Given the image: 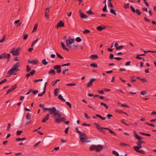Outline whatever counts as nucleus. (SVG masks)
I'll use <instances>...</instances> for the list:
<instances>
[{
	"label": "nucleus",
	"mask_w": 156,
	"mask_h": 156,
	"mask_svg": "<svg viewBox=\"0 0 156 156\" xmlns=\"http://www.w3.org/2000/svg\"><path fill=\"white\" fill-rule=\"evenodd\" d=\"M38 62V61L37 59H36L35 60H28V63L30 64H33L34 65H37Z\"/></svg>",
	"instance_id": "nucleus-15"
},
{
	"label": "nucleus",
	"mask_w": 156,
	"mask_h": 156,
	"mask_svg": "<svg viewBox=\"0 0 156 156\" xmlns=\"http://www.w3.org/2000/svg\"><path fill=\"white\" fill-rule=\"evenodd\" d=\"M56 54L57 56V57L58 58H61V59H63V57H62L60 54H59L58 53L56 52Z\"/></svg>",
	"instance_id": "nucleus-55"
},
{
	"label": "nucleus",
	"mask_w": 156,
	"mask_h": 156,
	"mask_svg": "<svg viewBox=\"0 0 156 156\" xmlns=\"http://www.w3.org/2000/svg\"><path fill=\"white\" fill-rule=\"evenodd\" d=\"M110 12L111 13L115 15L116 16L117 15V13L115 12V10L112 8L111 9Z\"/></svg>",
	"instance_id": "nucleus-30"
},
{
	"label": "nucleus",
	"mask_w": 156,
	"mask_h": 156,
	"mask_svg": "<svg viewBox=\"0 0 156 156\" xmlns=\"http://www.w3.org/2000/svg\"><path fill=\"white\" fill-rule=\"evenodd\" d=\"M140 149H138L136 150H134L135 151H136L137 152L140 153L142 154H144L145 153V152L143 150H139Z\"/></svg>",
	"instance_id": "nucleus-27"
},
{
	"label": "nucleus",
	"mask_w": 156,
	"mask_h": 156,
	"mask_svg": "<svg viewBox=\"0 0 156 156\" xmlns=\"http://www.w3.org/2000/svg\"><path fill=\"white\" fill-rule=\"evenodd\" d=\"M74 40L71 38L70 37L69 38V39L66 40V43L67 46L70 48H72V46L71 44L74 43Z\"/></svg>",
	"instance_id": "nucleus-2"
},
{
	"label": "nucleus",
	"mask_w": 156,
	"mask_h": 156,
	"mask_svg": "<svg viewBox=\"0 0 156 156\" xmlns=\"http://www.w3.org/2000/svg\"><path fill=\"white\" fill-rule=\"evenodd\" d=\"M112 0H108V2H109L108 5L111 8H113L114 6L112 4L111 2Z\"/></svg>",
	"instance_id": "nucleus-36"
},
{
	"label": "nucleus",
	"mask_w": 156,
	"mask_h": 156,
	"mask_svg": "<svg viewBox=\"0 0 156 156\" xmlns=\"http://www.w3.org/2000/svg\"><path fill=\"white\" fill-rule=\"evenodd\" d=\"M35 2L34 0H33L31 3V5L32 7H33L34 6H35Z\"/></svg>",
	"instance_id": "nucleus-63"
},
{
	"label": "nucleus",
	"mask_w": 156,
	"mask_h": 156,
	"mask_svg": "<svg viewBox=\"0 0 156 156\" xmlns=\"http://www.w3.org/2000/svg\"><path fill=\"white\" fill-rule=\"evenodd\" d=\"M102 11L103 12H108V11L107 10V5H106V4H105V6L102 9Z\"/></svg>",
	"instance_id": "nucleus-37"
},
{
	"label": "nucleus",
	"mask_w": 156,
	"mask_h": 156,
	"mask_svg": "<svg viewBox=\"0 0 156 156\" xmlns=\"http://www.w3.org/2000/svg\"><path fill=\"white\" fill-rule=\"evenodd\" d=\"M56 109L55 107H53L51 108H50L49 111L50 114H52L55 112L56 111Z\"/></svg>",
	"instance_id": "nucleus-16"
},
{
	"label": "nucleus",
	"mask_w": 156,
	"mask_h": 156,
	"mask_svg": "<svg viewBox=\"0 0 156 156\" xmlns=\"http://www.w3.org/2000/svg\"><path fill=\"white\" fill-rule=\"evenodd\" d=\"M137 146H135L133 147V148L134 150L140 149L142 147L141 144L139 141L137 143Z\"/></svg>",
	"instance_id": "nucleus-10"
},
{
	"label": "nucleus",
	"mask_w": 156,
	"mask_h": 156,
	"mask_svg": "<svg viewBox=\"0 0 156 156\" xmlns=\"http://www.w3.org/2000/svg\"><path fill=\"white\" fill-rule=\"evenodd\" d=\"M80 16L81 18L82 19H87L88 18V16L85 15L83 13V12H80Z\"/></svg>",
	"instance_id": "nucleus-20"
},
{
	"label": "nucleus",
	"mask_w": 156,
	"mask_h": 156,
	"mask_svg": "<svg viewBox=\"0 0 156 156\" xmlns=\"http://www.w3.org/2000/svg\"><path fill=\"white\" fill-rule=\"evenodd\" d=\"M42 64L44 65H46L48 63V62L46 61L45 58H44L42 60Z\"/></svg>",
	"instance_id": "nucleus-41"
},
{
	"label": "nucleus",
	"mask_w": 156,
	"mask_h": 156,
	"mask_svg": "<svg viewBox=\"0 0 156 156\" xmlns=\"http://www.w3.org/2000/svg\"><path fill=\"white\" fill-rule=\"evenodd\" d=\"M129 3H126L124 4L123 5V7L125 9H127L129 8Z\"/></svg>",
	"instance_id": "nucleus-31"
},
{
	"label": "nucleus",
	"mask_w": 156,
	"mask_h": 156,
	"mask_svg": "<svg viewBox=\"0 0 156 156\" xmlns=\"http://www.w3.org/2000/svg\"><path fill=\"white\" fill-rule=\"evenodd\" d=\"M114 58V55L112 54H110L109 57V58L110 59H113Z\"/></svg>",
	"instance_id": "nucleus-64"
},
{
	"label": "nucleus",
	"mask_w": 156,
	"mask_h": 156,
	"mask_svg": "<svg viewBox=\"0 0 156 156\" xmlns=\"http://www.w3.org/2000/svg\"><path fill=\"white\" fill-rule=\"evenodd\" d=\"M133 132L135 137L137 140H139V141L140 142L141 144H145V141L144 140H142L143 139V138L141 136H138L135 130Z\"/></svg>",
	"instance_id": "nucleus-4"
},
{
	"label": "nucleus",
	"mask_w": 156,
	"mask_h": 156,
	"mask_svg": "<svg viewBox=\"0 0 156 156\" xmlns=\"http://www.w3.org/2000/svg\"><path fill=\"white\" fill-rule=\"evenodd\" d=\"M6 35H5L1 39V40H0V43H2L5 40V36H6Z\"/></svg>",
	"instance_id": "nucleus-46"
},
{
	"label": "nucleus",
	"mask_w": 156,
	"mask_h": 156,
	"mask_svg": "<svg viewBox=\"0 0 156 156\" xmlns=\"http://www.w3.org/2000/svg\"><path fill=\"white\" fill-rule=\"evenodd\" d=\"M23 131L22 130H17L16 132V135L17 136H19L21 134L23 133Z\"/></svg>",
	"instance_id": "nucleus-50"
},
{
	"label": "nucleus",
	"mask_w": 156,
	"mask_h": 156,
	"mask_svg": "<svg viewBox=\"0 0 156 156\" xmlns=\"http://www.w3.org/2000/svg\"><path fill=\"white\" fill-rule=\"evenodd\" d=\"M59 88H56L54 90V93L55 95V96H58V94L57 92H58V90H59Z\"/></svg>",
	"instance_id": "nucleus-33"
},
{
	"label": "nucleus",
	"mask_w": 156,
	"mask_h": 156,
	"mask_svg": "<svg viewBox=\"0 0 156 156\" xmlns=\"http://www.w3.org/2000/svg\"><path fill=\"white\" fill-rule=\"evenodd\" d=\"M12 91H13V90H12L11 88H10L7 91V92L6 93V95H7L9 93L12 92Z\"/></svg>",
	"instance_id": "nucleus-58"
},
{
	"label": "nucleus",
	"mask_w": 156,
	"mask_h": 156,
	"mask_svg": "<svg viewBox=\"0 0 156 156\" xmlns=\"http://www.w3.org/2000/svg\"><path fill=\"white\" fill-rule=\"evenodd\" d=\"M86 13H88L89 14L93 15V14H94V12H92L91 11L90 9L88 11H87L86 12Z\"/></svg>",
	"instance_id": "nucleus-45"
},
{
	"label": "nucleus",
	"mask_w": 156,
	"mask_h": 156,
	"mask_svg": "<svg viewBox=\"0 0 156 156\" xmlns=\"http://www.w3.org/2000/svg\"><path fill=\"white\" fill-rule=\"evenodd\" d=\"M46 90H43V92L41 94H38V96L39 97L42 96L45 93Z\"/></svg>",
	"instance_id": "nucleus-51"
},
{
	"label": "nucleus",
	"mask_w": 156,
	"mask_h": 156,
	"mask_svg": "<svg viewBox=\"0 0 156 156\" xmlns=\"http://www.w3.org/2000/svg\"><path fill=\"white\" fill-rule=\"evenodd\" d=\"M61 66L60 65H55L54 66V69L56 70L57 73H60L61 72Z\"/></svg>",
	"instance_id": "nucleus-8"
},
{
	"label": "nucleus",
	"mask_w": 156,
	"mask_h": 156,
	"mask_svg": "<svg viewBox=\"0 0 156 156\" xmlns=\"http://www.w3.org/2000/svg\"><path fill=\"white\" fill-rule=\"evenodd\" d=\"M26 118L27 120H30L31 119V116L30 115V113H27L26 116Z\"/></svg>",
	"instance_id": "nucleus-43"
},
{
	"label": "nucleus",
	"mask_w": 156,
	"mask_h": 156,
	"mask_svg": "<svg viewBox=\"0 0 156 156\" xmlns=\"http://www.w3.org/2000/svg\"><path fill=\"white\" fill-rule=\"evenodd\" d=\"M94 124L96 126L97 129L99 131H100V130H101V129L107 130L109 131L110 133L111 134H113L115 136L116 135V134L115 132L108 128L101 127L100 125L98 123H95Z\"/></svg>",
	"instance_id": "nucleus-1"
},
{
	"label": "nucleus",
	"mask_w": 156,
	"mask_h": 156,
	"mask_svg": "<svg viewBox=\"0 0 156 156\" xmlns=\"http://www.w3.org/2000/svg\"><path fill=\"white\" fill-rule=\"evenodd\" d=\"M36 72V71L34 69H33L31 72L28 74H27L26 76L27 79H28L30 76H33Z\"/></svg>",
	"instance_id": "nucleus-12"
},
{
	"label": "nucleus",
	"mask_w": 156,
	"mask_h": 156,
	"mask_svg": "<svg viewBox=\"0 0 156 156\" xmlns=\"http://www.w3.org/2000/svg\"><path fill=\"white\" fill-rule=\"evenodd\" d=\"M95 115L96 117L100 118L102 120H105L106 118V117H103L101 115L99 114H96Z\"/></svg>",
	"instance_id": "nucleus-25"
},
{
	"label": "nucleus",
	"mask_w": 156,
	"mask_h": 156,
	"mask_svg": "<svg viewBox=\"0 0 156 156\" xmlns=\"http://www.w3.org/2000/svg\"><path fill=\"white\" fill-rule=\"evenodd\" d=\"M130 78L131 81L133 82H134L136 81V80L135 79V76H131Z\"/></svg>",
	"instance_id": "nucleus-34"
},
{
	"label": "nucleus",
	"mask_w": 156,
	"mask_h": 156,
	"mask_svg": "<svg viewBox=\"0 0 156 156\" xmlns=\"http://www.w3.org/2000/svg\"><path fill=\"white\" fill-rule=\"evenodd\" d=\"M66 104L68 105L70 108H72V105L68 101H66Z\"/></svg>",
	"instance_id": "nucleus-53"
},
{
	"label": "nucleus",
	"mask_w": 156,
	"mask_h": 156,
	"mask_svg": "<svg viewBox=\"0 0 156 156\" xmlns=\"http://www.w3.org/2000/svg\"><path fill=\"white\" fill-rule=\"evenodd\" d=\"M21 50V49L20 48H17L16 50H15V48H13L12 50L10 51V53L12 54L13 56H17L20 54L19 52L20 50Z\"/></svg>",
	"instance_id": "nucleus-3"
},
{
	"label": "nucleus",
	"mask_w": 156,
	"mask_h": 156,
	"mask_svg": "<svg viewBox=\"0 0 156 156\" xmlns=\"http://www.w3.org/2000/svg\"><path fill=\"white\" fill-rule=\"evenodd\" d=\"M64 26V23L61 20L58 23L56 26V27L58 29L59 27H62Z\"/></svg>",
	"instance_id": "nucleus-11"
},
{
	"label": "nucleus",
	"mask_w": 156,
	"mask_h": 156,
	"mask_svg": "<svg viewBox=\"0 0 156 156\" xmlns=\"http://www.w3.org/2000/svg\"><path fill=\"white\" fill-rule=\"evenodd\" d=\"M11 128V124L10 123H9L8 124V125L7 126V130L8 131H9L10 130V129Z\"/></svg>",
	"instance_id": "nucleus-59"
},
{
	"label": "nucleus",
	"mask_w": 156,
	"mask_h": 156,
	"mask_svg": "<svg viewBox=\"0 0 156 156\" xmlns=\"http://www.w3.org/2000/svg\"><path fill=\"white\" fill-rule=\"evenodd\" d=\"M7 54L5 52L3 53L0 55V59L2 58H7Z\"/></svg>",
	"instance_id": "nucleus-17"
},
{
	"label": "nucleus",
	"mask_w": 156,
	"mask_h": 156,
	"mask_svg": "<svg viewBox=\"0 0 156 156\" xmlns=\"http://www.w3.org/2000/svg\"><path fill=\"white\" fill-rule=\"evenodd\" d=\"M96 145H93L90 146V151H93L94 150L96 151Z\"/></svg>",
	"instance_id": "nucleus-23"
},
{
	"label": "nucleus",
	"mask_w": 156,
	"mask_h": 156,
	"mask_svg": "<svg viewBox=\"0 0 156 156\" xmlns=\"http://www.w3.org/2000/svg\"><path fill=\"white\" fill-rule=\"evenodd\" d=\"M31 70V68L30 67L29 65H28L27 66V69L26 71L27 72H29Z\"/></svg>",
	"instance_id": "nucleus-47"
},
{
	"label": "nucleus",
	"mask_w": 156,
	"mask_h": 156,
	"mask_svg": "<svg viewBox=\"0 0 156 156\" xmlns=\"http://www.w3.org/2000/svg\"><path fill=\"white\" fill-rule=\"evenodd\" d=\"M115 112L119 114H123V111H121L120 110H116Z\"/></svg>",
	"instance_id": "nucleus-57"
},
{
	"label": "nucleus",
	"mask_w": 156,
	"mask_h": 156,
	"mask_svg": "<svg viewBox=\"0 0 156 156\" xmlns=\"http://www.w3.org/2000/svg\"><path fill=\"white\" fill-rule=\"evenodd\" d=\"M76 41L78 42H80L81 41V38L80 37H77L76 39Z\"/></svg>",
	"instance_id": "nucleus-44"
},
{
	"label": "nucleus",
	"mask_w": 156,
	"mask_h": 156,
	"mask_svg": "<svg viewBox=\"0 0 156 156\" xmlns=\"http://www.w3.org/2000/svg\"><path fill=\"white\" fill-rule=\"evenodd\" d=\"M105 27L101 26H98L97 27V29L99 31H102V30L105 29Z\"/></svg>",
	"instance_id": "nucleus-24"
},
{
	"label": "nucleus",
	"mask_w": 156,
	"mask_h": 156,
	"mask_svg": "<svg viewBox=\"0 0 156 156\" xmlns=\"http://www.w3.org/2000/svg\"><path fill=\"white\" fill-rule=\"evenodd\" d=\"M37 24H36L35 25V26L34 27L33 32L36 31L37 29Z\"/></svg>",
	"instance_id": "nucleus-56"
},
{
	"label": "nucleus",
	"mask_w": 156,
	"mask_h": 156,
	"mask_svg": "<svg viewBox=\"0 0 156 156\" xmlns=\"http://www.w3.org/2000/svg\"><path fill=\"white\" fill-rule=\"evenodd\" d=\"M49 118V114H47L44 117V118L42 120V122H45L47 120H48Z\"/></svg>",
	"instance_id": "nucleus-18"
},
{
	"label": "nucleus",
	"mask_w": 156,
	"mask_h": 156,
	"mask_svg": "<svg viewBox=\"0 0 156 156\" xmlns=\"http://www.w3.org/2000/svg\"><path fill=\"white\" fill-rule=\"evenodd\" d=\"M48 74H52L53 75H55L56 74V72L54 70L51 69L48 71Z\"/></svg>",
	"instance_id": "nucleus-21"
},
{
	"label": "nucleus",
	"mask_w": 156,
	"mask_h": 156,
	"mask_svg": "<svg viewBox=\"0 0 156 156\" xmlns=\"http://www.w3.org/2000/svg\"><path fill=\"white\" fill-rule=\"evenodd\" d=\"M60 80L59 79H56L55 81H53L51 83V84L52 86H54L55 84L57 83V82L59 81Z\"/></svg>",
	"instance_id": "nucleus-32"
},
{
	"label": "nucleus",
	"mask_w": 156,
	"mask_h": 156,
	"mask_svg": "<svg viewBox=\"0 0 156 156\" xmlns=\"http://www.w3.org/2000/svg\"><path fill=\"white\" fill-rule=\"evenodd\" d=\"M90 58L94 60L98 59V57L97 55L92 54L90 56Z\"/></svg>",
	"instance_id": "nucleus-19"
},
{
	"label": "nucleus",
	"mask_w": 156,
	"mask_h": 156,
	"mask_svg": "<svg viewBox=\"0 0 156 156\" xmlns=\"http://www.w3.org/2000/svg\"><path fill=\"white\" fill-rule=\"evenodd\" d=\"M58 118L56 119H55L54 121L56 123H60L61 122H63L66 120V119L65 118L63 117H58Z\"/></svg>",
	"instance_id": "nucleus-7"
},
{
	"label": "nucleus",
	"mask_w": 156,
	"mask_h": 156,
	"mask_svg": "<svg viewBox=\"0 0 156 156\" xmlns=\"http://www.w3.org/2000/svg\"><path fill=\"white\" fill-rule=\"evenodd\" d=\"M76 85L75 83H69L66 84L67 86H74Z\"/></svg>",
	"instance_id": "nucleus-54"
},
{
	"label": "nucleus",
	"mask_w": 156,
	"mask_h": 156,
	"mask_svg": "<svg viewBox=\"0 0 156 156\" xmlns=\"http://www.w3.org/2000/svg\"><path fill=\"white\" fill-rule=\"evenodd\" d=\"M49 11H50V10L49 9V8L48 7L47 8H46V9H45V13L48 14L49 12Z\"/></svg>",
	"instance_id": "nucleus-62"
},
{
	"label": "nucleus",
	"mask_w": 156,
	"mask_h": 156,
	"mask_svg": "<svg viewBox=\"0 0 156 156\" xmlns=\"http://www.w3.org/2000/svg\"><path fill=\"white\" fill-rule=\"evenodd\" d=\"M90 66L91 67H94V68H97L98 67V66L97 64L95 62L93 63H91L90 65Z\"/></svg>",
	"instance_id": "nucleus-26"
},
{
	"label": "nucleus",
	"mask_w": 156,
	"mask_h": 156,
	"mask_svg": "<svg viewBox=\"0 0 156 156\" xmlns=\"http://www.w3.org/2000/svg\"><path fill=\"white\" fill-rule=\"evenodd\" d=\"M130 7L133 13H136L138 16H140L141 15V12H140L139 9H137L136 10H135L134 8L132 5H130Z\"/></svg>",
	"instance_id": "nucleus-6"
},
{
	"label": "nucleus",
	"mask_w": 156,
	"mask_h": 156,
	"mask_svg": "<svg viewBox=\"0 0 156 156\" xmlns=\"http://www.w3.org/2000/svg\"><path fill=\"white\" fill-rule=\"evenodd\" d=\"M26 140V138L23 137V138H17L16 139V140L17 141H21L24 140Z\"/></svg>",
	"instance_id": "nucleus-35"
},
{
	"label": "nucleus",
	"mask_w": 156,
	"mask_h": 156,
	"mask_svg": "<svg viewBox=\"0 0 156 156\" xmlns=\"http://www.w3.org/2000/svg\"><path fill=\"white\" fill-rule=\"evenodd\" d=\"M17 85L16 84L13 85L10 88L12 89V90H14L17 88Z\"/></svg>",
	"instance_id": "nucleus-42"
},
{
	"label": "nucleus",
	"mask_w": 156,
	"mask_h": 156,
	"mask_svg": "<svg viewBox=\"0 0 156 156\" xmlns=\"http://www.w3.org/2000/svg\"><path fill=\"white\" fill-rule=\"evenodd\" d=\"M52 114H53L54 116H57L58 117H60L61 116V115L59 113L56 111L55 112Z\"/></svg>",
	"instance_id": "nucleus-28"
},
{
	"label": "nucleus",
	"mask_w": 156,
	"mask_h": 156,
	"mask_svg": "<svg viewBox=\"0 0 156 156\" xmlns=\"http://www.w3.org/2000/svg\"><path fill=\"white\" fill-rule=\"evenodd\" d=\"M103 147V146L101 145H96V151L97 152L101 151Z\"/></svg>",
	"instance_id": "nucleus-13"
},
{
	"label": "nucleus",
	"mask_w": 156,
	"mask_h": 156,
	"mask_svg": "<svg viewBox=\"0 0 156 156\" xmlns=\"http://www.w3.org/2000/svg\"><path fill=\"white\" fill-rule=\"evenodd\" d=\"M112 153L113 154L115 155L116 156H119V153L115 150L112 151Z\"/></svg>",
	"instance_id": "nucleus-39"
},
{
	"label": "nucleus",
	"mask_w": 156,
	"mask_h": 156,
	"mask_svg": "<svg viewBox=\"0 0 156 156\" xmlns=\"http://www.w3.org/2000/svg\"><path fill=\"white\" fill-rule=\"evenodd\" d=\"M92 84V82L90 80V81L87 83V87H89L90 86H91Z\"/></svg>",
	"instance_id": "nucleus-49"
},
{
	"label": "nucleus",
	"mask_w": 156,
	"mask_h": 156,
	"mask_svg": "<svg viewBox=\"0 0 156 156\" xmlns=\"http://www.w3.org/2000/svg\"><path fill=\"white\" fill-rule=\"evenodd\" d=\"M23 39L24 40H25L27 39L28 37V34H27L23 33Z\"/></svg>",
	"instance_id": "nucleus-40"
},
{
	"label": "nucleus",
	"mask_w": 156,
	"mask_h": 156,
	"mask_svg": "<svg viewBox=\"0 0 156 156\" xmlns=\"http://www.w3.org/2000/svg\"><path fill=\"white\" fill-rule=\"evenodd\" d=\"M80 139L82 142H83L85 140H87L88 138L86 136V135L85 133H82L81 134H80Z\"/></svg>",
	"instance_id": "nucleus-5"
},
{
	"label": "nucleus",
	"mask_w": 156,
	"mask_h": 156,
	"mask_svg": "<svg viewBox=\"0 0 156 156\" xmlns=\"http://www.w3.org/2000/svg\"><path fill=\"white\" fill-rule=\"evenodd\" d=\"M100 105H103L104 106L106 109H108V107L107 106V105L106 104L103 102H101Z\"/></svg>",
	"instance_id": "nucleus-38"
},
{
	"label": "nucleus",
	"mask_w": 156,
	"mask_h": 156,
	"mask_svg": "<svg viewBox=\"0 0 156 156\" xmlns=\"http://www.w3.org/2000/svg\"><path fill=\"white\" fill-rule=\"evenodd\" d=\"M20 64L19 62H17L13 66L12 68L18 71V68L20 66Z\"/></svg>",
	"instance_id": "nucleus-9"
},
{
	"label": "nucleus",
	"mask_w": 156,
	"mask_h": 156,
	"mask_svg": "<svg viewBox=\"0 0 156 156\" xmlns=\"http://www.w3.org/2000/svg\"><path fill=\"white\" fill-rule=\"evenodd\" d=\"M61 45H62V48L63 49H64L65 50L67 51H69V50L68 48H67L66 47H65V45L64 44V43L63 42H61Z\"/></svg>",
	"instance_id": "nucleus-22"
},
{
	"label": "nucleus",
	"mask_w": 156,
	"mask_h": 156,
	"mask_svg": "<svg viewBox=\"0 0 156 156\" xmlns=\"http://www.w3.org/2000/svg\"><path fill=\"white\" fill-rule=\"evenodd\" d=\"M58 99L63 102H65L66 101V100L63 98L62 95L61 94L58 96Z\"/></svg>",
	"instance_id": "nucleus-29"
},
{
	"label": "nucleus",
	"mask_w": 156,
	"mask_h": 156,
	"mask_svg": "<svg viewBox=\"0 0 156 156\" xmlns=\"http://www.w3.org/2000/svg\"><path fill=\"white\" fill-rule=\"evenodd\" d=\"M17 71L15 69L13 68H12L10 70H9L7 73V74L10 75H12L15 72H17Z\"/></svg>",
	"instance_id": "nucleus-14"
},
{
	"label": "nucleus",
	"mask_w": 156,
	"mask_h": 156,
	"mask_svg": "<svg viewBox=\"0 0 156 156\" xmlns=\"http://www.w3.org/2000/svg\"><path fill=\"white\" fill-rule=\"evenodd\" d=\"M90 32V30L88 29H86L83 31V33L84 34H86Z\"/></svg>",
	"instance_id": "nucleus-48"
},
{
	"label": "nucleus",
	"mask_w": 156,
	"mask_h": 156,
	"mask_svg": "<svg viewBox=\"0 0 156 156\" xmlns=\"http://www.w3.org/2000/svg\"><path fill=\"white\" fill-rule=\"evenodd\" d=\"M11 55L9 54H8L7 55V62H8L9 61V59L10 58Z\"/></svg>",
	"instance_id": "nucleus-61"
},
{
	"label": "nucleus",
	"mask_w": 156,
	"mask_h": 156,
	"mask_svg": "<svg viewBox=\"0 0 156 156\" xmlns=\"http://www.w3.org/2000/svg\"><path fill=\"white\" fill-rule=\"evenodd\" d=\"M112 116H113V115H111L110 114H108L106 116V117L108 119H110L111 118V117H112Z\"/></svg>",
	"instance_id": "nucleus-60"
},
{
	"label": "nucleus",
	"mask_w": 156,
	"mask_h": 156,
	"mask_svg": "<svg viewBox=\"0 0 156 156\" xmlns=\"http://www.w3.org/2000/svg\"><path fill=\"white\" fill-rule=\"evenodd\" d=\"M7 80L6 79H4L2 80V81L0 82V85L4 83L7 82Z\"/></svg>",
	"instance_id": "nucleus-52"
}]
</instances>
